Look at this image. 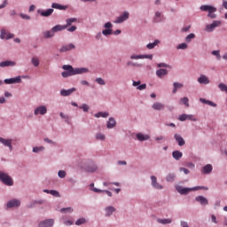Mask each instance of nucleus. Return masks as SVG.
Instances as JSON below:
<instances>
[{
    "mask_svg": "<svg viewBox=\"0 0 227 227\" xmlns=\"http://www.w3.org/2000/svg\"><path fill=\"white\" fill-rule=\"evenodd\" d=\"M15 35L8 33L6 29H2L1 30V35L0 37L2 40H10L11 38H14Z\"/></svg>",
    "mask_w": 227,
    "mask_h": 227,
    "instance_id": "0eeeda50",
    "label": "nucleus"
},
{
    "mask_svg": "<svg viewBox=\"0 0 227 227\" xmlns=\"http://www.w3.org/2000/svg\"><path fill=\"white\" fill-rule=\"evenodd\" d=\"M109 116V113L107 112H99L98 114H95V118H107Z\"/></svg>",
    "mask_w": 227,
    "mask_h": 227,
    "instance_id": "e433bc0d",
    "label": "nucleus"
},
{
    "mask_svg": "<svg viewBox=\"0 0 227 227\" xmlns=\"http://www.w3.org/2000/svg\"><path fill=\"white\" fill-rule=\"evenodd\" d=\"M116 211V208H114V207L113 206H109L107 207H106V215H113V212H115Z\"/></svg>",
    "mask_w": 227,
    "mask_h": 227,
    "instance_id": "72a5a7b5",
    "label": "nucleus"
},
{
    "mask_svg": "<svg viewBox=\"0 0 227 227\" xmlns=\"http://www.w3.org/2000/svg\"><path fill=\"white\" fill-rule=\"evenodd\" d=\"M179 103L184 104V106H185L186 107H189V98L184 97V98H181Z\"/></svg>",
    "mask_w": 227,
    "mask_h": 227,
    "instance_id": "58836bf2",
    "label": "nucleus"
},
{
    "mask_svg": "<svg viewBox=\"0 0 227 227\" xmlns=\"http://www.w3.org/2000/svg\"><path fill=\"white\" fill-rule=\"evenodd\" d=\"M51 8H55V10H67V7L59 4L53 3L51 4Z\"/></svg>",
    "mask_w": 227,
    "mask_h": 227,
    "instance_id": "f704fd0d",
    "label": "nucleus"
},
{
    "mask_svg": "<svg viewBox=\"0 0 227 227\" xmlns=\"http://www.w3.org/2000/svg\"><path fill=\"white\" fill-rule=\"evenodd\" d=\"M205 190V191H208V188L205 187V186H195L192 188H184L183 186H176V191L177 192H179V194H189V192H191V191H201V190Z\"/></svg>",
    "mask_w": 227,
    "mask_h": 227,
    "instance_id": "f03ea898",
    "label": "nucleus"
},
{
    "mask_svg": "<svg viewBox=\"0 0 227 227\" xmlns=\"http://www.w3.org/2000/svg\"><path fill=\"white\" fill-rule=\"evenodd\" d=\"M95 82L99 84V86H106V80L103 78H96Z\"/></svg>",
    "mask_w": 227,
    "mask_h": 227,
    "instance_id": "37998d69",
    "label": "nucleus"
},
{
    "mask_svg": "<svg viewBox=\"0 0 227 227\" xmlns=\"http://www.w3.org/2000/svg\"><path fill=\"white\" fill-rule=\"evenodd\" d=\"M151 180H152V185L153 187H154V189H162V185L157 183V177L155 176H152Z\"/></svg>",
    "mask_w": 227,
    "mask_h": 227,
    "instance_id": "6ab92c4d",
    "label": "nucleus"
},
{
    "mask_svg": "<svg viewBox=\"0 0 227 227\" xmlns=\"http://www.w3.org/2000/svg\"><path fill=\"white\" fill-rule=\"evenodd\" d=\"M54 226V220L47 219L39 223L38 227H52Z\"/></svg>",
    "mask_w": 227,
    "mask_h": 227,
    "instance_id": "6e6552de",
    "label": "nucleus"
},
{
    "mask_svg": "<svg viewBox=\"0 0 227 227\" xmlns=\"http://www.w3.org/2000/svg\"><path fill=\"white\" fill-rule=\"evenodd\" d=\"M72 49H75V45H74V43H70L67 45H64L62 46V48L60 49V52H67L68 51H72Z\"/></svg>",
    "mask_w": 227,
    "mask_h": 227,
    "instance_id": "412c9836",
    "label": "nucleus"
},
{
    "mask_svg": "<svg viewBox=\"0 0 227 227\" xmlns=\"http://www.w3.org/2000/svg\"><path fill=\"white\" fill-rule=\"evenodd\" d=\"M198 82H200V84H210V80H208V77H207V75L201 74L198 78Z\"/></svg>",
    "mask_w": 227,
    "mask_h": 227,
    "instance_id": "a211bd4d",
    "label": "nucleus"
},
{
    "mask_svg": "<svg viewBox=\"0 0 227 227\" xmlns=\"http://www.w3.org/2000/svg\"><path fill=\"white\" fill-rule=\"evenodd\" d=\"M43 150H45V148L43 146H41V147H34L33 148V152L35 153H38V152H43Z\"/></svg>",
    "mask_w": 227,
    "mask_h": 227,
    "instance_id": "603ef678",
    "label": "nucleus"
},
{
    "mask_svg": "<svg viewBox=\"0 0 227 227\" xmlns=\"http://www.w3.org/2000/svg\"><path fill=\"white\" fill-rule=\"evenodd\" d=\"M200 101L202 102V104H207V106H211V107H217V105L215 103L207 100L205 98H200Z\"/></svg>",
    "mask_w": 227,
    "mask_h": 227,
    "instance_id": "2f4dec72",
    "label": "nucleus"
},
{
    "mask_svg": "<svg viewBox=\"0 0 227 227\" xmlns=\"http://www.w3.org/2000/svg\"><path fill=\"white\" fill-rule=\"evenodd\" d=\"M219 90H221V91H225V93H227V85L224 83H219L218 85Z\"/></svg>",
    "mask_w": 227,
    "mask_h": 227,
    "instance_id": "8fccbe9b",
    "label": "nucleus"
},
{
    "mask_svg": "<svg viewBox=\"0 0 227 227\" xmlns=\"http://www.w3.org/2000/svg\"><path fill=\"white\" fill-rule=\"evenodd\" d=\"M76 226H81V224H86V218H80L75 222Z\"/></svg>",
    "mask_w": 227,
    "mask_h": 227,
    "instance_id": "49530a36",
    "label": "nucleus"
},
{
    "mask_svg": "<svg viewBox=\"0 0 227 227\" xmlns=\"http://www.w3.org/2000/svg\"><path fill=\"white\" fill-rule=\"evenodd\" d=\"M106 127L107 129H114V127H116V121L114 120V118H109V121L106 123Z\"/></svg>",
    "mask_w": 227,
    "mask_h": 227,
    "instance_id": "4be33fe9",
    "label": "nucleus"
},
{
    "mask_svg": "<svg viewBox=\"0 0 227 227\" xmlns=\"http://www.w3.org/2000/svg\"><path fill=\"white\" fill-rule=\"evenodd\" d=\"M85 169L88 171V173H93L97 171L98 167L95 163H90V165L87 166Z\"/></svg>",
    "mask_w": 227,
    "mask_h": 227,
    "instance_id": "393cba45",
    "label": "nucleus"
},
{
    "mask_svg": "<svg viewBox=\"0 0 227 227\" xmlns=\"http://www.w3.org/2000/svg\"><path fill=\"white\" fill-rule=\"evenodd\" d=\"M15 207H20V200H12L7 203V208H13Z\"/></svg>",
    "mask_w": 227,
    "mask_h": 227,
    "instance_id": "2eb2a0df",
    "label": "nucleus"
},
{
    "mask_svg": "<svg viewBox=\"0 0 227 227\" xmlns=\"http://www.w3.org/2000/svg\"><path fill=\"white\" fill-rule=\"evenodd\" d=\"M31 63H32V65H34V67H39L40 59H38V58H36V57H33L31 59Z\"/></svg>",
    "mask_w": 227,
    "mask_h": 227,
    "instance_id": "79ce46f5",
    "label": "nucleus"
},
{
    "mask_svg": "<svg viewBox=\"0 0 227 227\" xmlns=\"http://www.w3.org/2000/svg\"><path fill=\"white\" fill-rule=\"evenodd\" d=\"M164 15H162V13H160V12H156L155 13V22H162V20H164Z\"/></svg>",
    "mask_w": 227,
    "mask_h": 227,
    "instance_id": "c756f323",
    "label": "nucleus"
},
{
    "mask_svg": "<svg viewBox=\"0 0 227 227\" xmlns=\"http://www.w3.org/2000/svg\"><path fill=\"white\" fill-rule=\"evenodd\" d=\"M63 29H67V26H66V25H63V26H61V25H56L55 27H53L51 28V31H52L53 33H58V31H63Z\"/></svg>",
    "mask_w": 227,
    "mask_h": 227,
    "instance_id": "bb28decb",
    "label": "nucleus"
},
{
    "mask_svg": "<svg viewBox=\"0 0 227 227\" xmlns=\"http://www.w3.org/2000/svg\"><path fill=\"white\" fill-rule=\"evenodd\" d=\"M58 175L59 178H65V176H67V172H65V170H59Z\"/></svg>",
    "mask_w": 227,
    "mask_h": 227,
    "instance_id": "5fc2aeb1",
    "label": "nucleus"
},
{
    "mask_svg": "<svg viewBox=\"0 0 227 227\" xmlns=\"http://www.w3.org/2000/svg\"><path fill=\"white\" fill-rule=\"evenodd\" d=\"M176 49H178V50H184V49H187V43H181V44H179L177 47H176Z\"/></svg>",
    "mask_w": 227,
    "mask_h": 227,
    "instance_id": "bf43d9fd",
    "label": "nucleus"
},
{
    "mask_svg": "<svg viewBox=\"0 0 227 227\" xmlns=\"http://www.w3.org/2000/svg\"><path fill=\"white\" fill-rule=\"evenodd\" d=\"M90 187H92L93 192H106V194H107V196H109L110 198L113 196V192L107 190L102 191L100 189L95 188V184H90Z\"/></svg>",
    "mask_w": 227,
    "mask_h": 227,
    "instance_id": "dca6fc26",
    "label": "nucleus"
},
{
    "mask_svg": "<svg viewBox=\"0 0 227 227\" xmlns=\"http://www.w3.org/2000/svg\"><path fill=\"white\" fill-rule=\"evenodd\" d=\"M183 153H182V152H180V151H174L173 153H172V157L176 160H180V159H182V157H183Z\"/></svg>",
    "mask_w": 227,
    "mask_h": 227,
    "instance_id": "cd10ccee",
    "label": "nucleus"
},
{
    "mask_svg": "<svg viewBox=\"0 0 227 227\" xmlns=\"http://www.w3.org/2000/svg\"><path fill=\"white\" fill-rule=\"evenodd\" d=\"M173 86L174 90H172V93H176L180 88H184V84L178 82H174Z\"/></svg>",
    "mask_w": 227,
    "mask_h": 227,
    "instance_id": "c9c22d12",
    "label": "nucleus"
},
{
    "mask_svg": "<svg viewBox=\"0 0 227 227\" xmlns=\"http://www.w3.org/2000/svg\"><path fill=\"white\" fill-rule=\"evenodd\" d=\"M60 212H62L63 214H72V212H74V208L63 207L62 209H60Z\"/></svg>",
    "mask_w": 227,
    "mask_h": 227,
    "instance_id": "a19ab883",
    "label": "nucleus"
},
{
    "mask_svg": "<svg viewBox=\"0 0 227 227\" xmlns=\"http://www.w3.org/2000/svg\"><path fill=\"white\" fill-rule=\"evenodd\" d=\"M105 27L106 29H113V24L111 22H106Z\"/></svg>",
    "mask_w": 227,
    "mask_h": 227,
    "instance_id": "0e129e2a",
    "label": "nucleus"
},
{
    "mask_svg": "<svg viewBox=\"0 0 227 227\" xmlns=\"http://www.w3.org/2000/svg\"><path fill=\"white\" fill-rule=\"evenodd\" d=\"M157 223H159L160 224H171V223H173V220H171V218H158Z\"/></svg>",
    "mask_w": 227,
    "mask_h": 227,
    "instance_id": "b1692460",
    "label": "nucleus"
},
{
    "mask_svg": "<svg viewBox=\"0 0 227 227\" xmlns=\"http://www.w3.org/2000/svg\"><path fill=\"white\" fill-rule=\"evenodd\" d=\"M137 90H139L140 91H142V90H146V84L144 83V84H141L139 85Z\"/></svg>",
    "mask_w": 227,
    "mask_h": 227,
    "instance_id": "69168bd1",
    "label": "nucleus"
},
{
    "mask_svg": "<svg viewBox=\"0 0 227 227\" xmlns=\"http://www.w3.org/2000/svg\"><path fill=\"white\" fill-rule=\"evenodd\" d=\"M179 171H183L184 173V175H189V173H190L189 169H187L185 168H180Z\"/></svg>",
    "mask_w": 227,
    "mask_h": 227,
    "instance_id": "338daca9",
    "label": "nucleus"
},
{
    "mask_svg": "<svg viewBox=\"0 0 227 227\" xmlns=\"http://www.w3.org/2000/svg\"><path fill=\"white\" fill-rule=\"evenodd\" d=\"M221 24H222L221 21L215 20V21H213V23L206 26V31H207V33H212V31H214L215 27H219V26H221Z\"/></svg>",
    "mask_w": 227,
    "mask_h": 227,
    "instance_id": "39448f33",
    "label": "nucleus"
},
{
    "mask_svg": "<svg viewBox=\"0 0 227 227\" xmlns=\"http://www.w3.org/2000/svg\"><path fill=\"white\" fill-rule=\"evenodd\" d=\"M0 143L4 145V146H8V148L12 151L13 145H12V139H6L0 137Z\"/></svg>",
    "mask_w": 227,
    "mask_h": 227,
    "instance_id": "1a4fd4ad",
    "label": "nucleus"
},
{
    "mask_svg": "<svg viewBox=\"0 0 227 227\" xmlns=\"http://www.w3.org/2000/svg\"><path fill=\"white\" fill-rule=\"evenodd\" d=\"M156 75L162 79L164 75H168V70L167 69H159L156 71Z\"/></svg>",
    "mask_w": 227,
    "mask_h": 227,
    "instance_id": "c85d7f7f",
    "label": "nucleus"
},
{
    "mask_svg": "<svg viewBox=\"0 0 227 227\" xmlns=\"http://www.w3.org/2000/svg\"><path fill=\"white\" fill-rule=\"evenodd\" d=\"M43 38H52L54 36V32L52 30L45 31L43 33Z\"/></svg>",
    "mask_w": 227,
    "mask_h": 227,
    "instance_id": "4c0bfd02",
    "label": "nucleus"
},
{
    "mask_svg": "<svg viewBox=\"0 0 227 227\" xmlns=\"http://www.w3.org/2000/svg\"><path fill=\"white\" fill-rule=\"evenodd\" d=\"M0 180L5 185H9V186L13 185V180L12 179V177H10V176H8V174H6L3 171H0Z\"/></svg>",
    "mask_w": 227,
    "mask_h": 227,
    "instance_id": "20e7f679",
    "label": "nucleus"
},
{
    "mask_svg": "<svg viewBox=\"0 0 227 227\" xmlns=\"http://www.w3.org/2000/svg\"><path fill=\"white\" fill-rule=\"evenodd\" d=\"M4 82L5 84H19L22 82V79L20 78V76H16L14 78L5 79Z\"/></svg>",
    "mask_w": 227,
    "mask_h": 227,
    "instance_id": "423d86ee",
    "label": "nucleus"
},
{
    "mask_svg": "<svg viewBox=\"0 0 227 227\" xmlns=\"http://www.w3.org/2000/svg\"><path fill=\"white\" fill-rule=\"evenodd\" d=\"M50 194H51V196H54L55 198H61L59 192L56 190H50Z\"/></svg>",
    "mask_w": 227,
    "mask_h": 227,
    "instance_id": "c03bdc74",
    "label": "nucleus"
},
{
    "mask_svg": "<svg viewBox=\"0 0 227 227\" xmlns=\"http://www.w3.org/2000/svg\"><path fill=\"white\" fill-rule=\"evenodd\" d=\"M137 138L138 139V141H148V139H150V137L148 135L138 133L137 135Z\"/></svg>",
    "mask_w": 227,
    "mask_h": 227,
    "instance_id": "7c9ffc66",
    "label": "nucleus"
},
{
    "mask_svg": "<svg viewBox=\"0 0 227 227\" xmlns=\"http://www.w3.org/2000/svg\"><path fill=\"white\" fill-rule=\"evenodd\" d=\"M102 35H104L105 36H107L109 35H113V29L106 28V29L102 31Z\"/></svg>",
    "mask_w": 227,
    "mask_h": 227,
    "instance_id": "de8ad7c7",
    "label": "nucleus"
},
{
    "mask_svg": "<svg viewBox=\"0 0 227 227\" xmlns=\"http://www.w3.org/2000/svg\"><path fill=\"white\" fill-rule=\"evenodd\" d=\"M201 12H208L207 17L209 19H215L217 15H215V12H217V8L212 6V5H201L200 6Z\"/></svg>",
    "mask_w": 227,
    "mask_h": 227,
    "instance_id": "7ed1b4c3",
    "label": "nucleus"
},
{
    "mask_svg": "<svg viewBox=\"0 0 227 227\" xmlns=\"http://www.w3.org/2000/svg\"><path fill=\"white\" fill-rule=\"evenodd\" d=\"M62 68L63 70H66L61 74L62 77L65 79L67 77H72V75H79L81 74H88V72H90V70L86 67L74 68L70 65H64Z\"/></svg>",
    "mask_w": 227,
    "mask_h": 227,
    "instance_id": "f257e3e1",
    "label": "nucleus"
},
{
    "mask_svg": "<svg viewBox=\"0 0 227 227\" xmlns=\"http://www.w3.org/2000/svg\"><path fill=\"white\" fill-rule=\"evenodd\" d=\"M195 200L198 201L199 203H200V205H202L204 207L208 205V200H207V198H205L203 196H197L195 198Z\"/></svg>",
    "mask_w": 227,
    "mask_h": 227,
    "instance_id": "f3484780",
    "label": "nucleus"
},
{
    "mask_svg": "<svg viewBox=\"0 0 227 227\" xmlns=\"http://www.w3.org/2000/svg\"><path fill=\"white\" fill-rule=\"evenodd\" d=\"M42 17H51L54 13V9H47L46 11H37Z\"/></svg>",
    "mask_w": 227,
    "mask_h": 227,
    "instance_id": "9b49d317",
    "label": "nucleus"
},
{
    "mask_svg": "<svg viewBox=\"0 0 227 227\" xmlns=\"http://www.w3.org/2000/svg\"><path fill=\"white\" fill-rule=\"evenodd\" d=\"M79 109H82L84 113H88L90 111V106L86 104H82V106H79Z\"/></svg>",
    "mask_w": 227,
    "mask_h": 227,
    "instance_id": "09e8293b",
    "label": "nucleus"
},
{
    "mask_svg": "<svg viewBox=\"0 0 227 227\" xmlns=\"http://www.w3.org/2000/svg\"><path fill=\"white\" fill-rule=\"evenodd\" d=\"M152 107L154 111H164L166 106L160 102H154Z\"/></svg>",
    "mask_w": 227,
    "mask_h": 227,
    "instance_id": "9d476101",
    "label": "nucleus"
},
{
    "mask_svg": "<svg viewBox=\"0 0 227 227\" xmlns=\"http://www.w3.org/2000/svg\"><path fill=\"white\" fill-rule=\"evenodd\" d=\"M160 43V41L155 40L153 43H150L146 45L147 49L152 50L157 47L158 44Z\"/></svg>",
    "mask_w": 227,
    "mask_h": 227,
    "instance_id": "473e14b6",
    "label": "nucleus"
},
{
    "mask_svg": "<svg viewBox=\"0 0 227 227\" xmlns=\"http://www.w3.org/2000/svg\"><path fill=\"white\" fill-rule=\"evenodd\" d=\"M181 227H189V223L185 221H181Z\"/></svg>",
    "mask_w": 227,
    "mask_h": 227,
    "instance_id": "774afa93",
    "label": "nucleus"
},
{
    "mask_svg": "<svg viewBox=\"0 0 227 227\" xmlns=\"http://www.w3.org/2000/svg\"><path fill=\"white\" fill-rule=\"evenodd\" d=\"M35 115H38V114H47V107L43 106H38L37 108H35Z\"/></svg>",
    "mask_w": 227,
    "mask_h": 227,
    "instance_id": "f8f14e48",
    "label": "nucleus"
},
{
    "mask_svg": "<svg viewBox=\"0 0 227 227\" xmlns=\"http://www.w3.org/2000/svg\"><path fill=\"white\" fill-rule=\"evenodd\" d=\"M129 19V12H125L122 15L117 18L115 20L116 24H121V22H124V20H127Z\"/></svg>",
    "mask_w": 227,
    "mask_h": 227,
    "instance_id": "ddd939ff",
    "label": "nucleus"
},
{
    "mask_svg": "<svg viewBox=\"0 0 227 227\" xmlns=\"http://www.w3.org/2000/svg\"><path fill=\"white\" fill-rule=\"evenodd\" d=\"M1 68H4V67H15V62L11 60H5L0 63Z\"/></svg>",
    "mask_w": 227,
    "mask_h": 227,
    "instance_id": "5701e85b",
    "label": "nucleus"
},
{
    "mask_svg": "<svg viewBox=\"0 0 227 227\" xmlns=\"http://www.w3.org/2000/svg\"><path fill=\"white\" fill-rule=\"evenodd\" d=\"M212 54L213 56H216L217 59H221V54L219 53V51H213Z\"/></svg>",
    "mask_w": 227,
    "mask_h": 227,
    "instance_id": "052dcab7",
    "label": "nucleus"
},
{
    "mask_svg": "<svg viewBox=\"0 0 227 227\" xmlns=\"http://www.w3.org/2000/svg\"><path fill=\"white\" fill-rule=\"evenodd\" d=\"M175 174H168L166 177L167 182H175Z\"/></svg>",
    "mask_w": 227,
    "mask_h": 227,
    "instance_id": "a18cd8bd",
    "label": "nucleus"
},
{
    "mask_svg": "<svg viewBox=\"0 0 227 227\" xmlns=\"http://www.w3.org/2000/svg\"><path fill=\"white\" fill-rule=\"evenodd\" d=\"M66 22H67V25H65V26H67V27H68V26H72V24H74V22H77V20H76V18H70V19H67L66 20Z\"/></svg>",
    "mask_w": 227,
    "mask_h": 227,
    "instance_id": "ea45409f",
    "label": "nucleus"
},
{
    "mask_svg": "<svg viewBox=\"0 0 227 227\" xmlns=\"http://www.w3.org/2000/svg\"><path fill=\"white\" fill-rule=\"evenodd\" d=\"M130 59H143V55H132Z\"/></svg>",
    "mask_w": 227,
    "mask_h": 227,
    "instance_id": "680f3d73",
    "label": "nucleus"
},
{
    "mask_svg": "<svg viewBox=\"0 0 227 227\" xmlns=\"http://www.w3.org/2000/svg\"><path fill=\"white\" fill-rule=\"evenodd\" d=\"M196 35L194 34H189L186 38H185V42H187L188 43L191 42V40H192V38H194Z\"/></svg>",
    "mask_w": 227,
    "mask_h": 227,
    "instance_id": "3c124183",
    "label": "nucleus"
},
{
    "mask_svg": "<svg viewBox=\"0 0 227 227\" xmlns=\"http://www.w3.org/2000/svg\"><path fill=\"white\" fill-rule=\"evenodd\" d=\"M185 120H187V114H183L178 117L179 121H185Z\"/></svg>",
    "mask_w": 227,
    "mask_h": 227,
    "instance_id": "6e6d98bb",
    "label": "nucleus"
},
{
    "mask_svg": "<svg viewBox=\"0 0 227 227\" xmlns=\"http://www.w3.org/2000/svg\"><path fill=\"white\" fill-rule=\"evenodd\" d=\"M96 138L97 139H99L100 141H104L106 139V136L102 133H98L97 136H96Z\"/></svg>",
    "mask_w": 227,
    "mask_h": 227,
    "instance_id": "864d4df0",
    "label": "nucleus"
},
{
    "mask_svg": "<svg viewBox=\"0 0 227 227\" xmlns=\"http://www.w3.org/2000/svg\"><path fill=\"white\" fill-rule=\"evenodd\" d=\"M174 137H175L176 141L178 143L179 146H184V145H185V140H184L182 136H180L178 134H175Z\"/></svg>",
    "mask_w": 227,
    "mask_h": 227,
    "instance_id": "aec40b11",
    "label": "nucleus"
},
{
    "mask_svg": "<svg viewBox=\"0 0 227 227\" xmlns=\"http://www.w3.org/2000/svg\"><path fill=\"white\" fill-rule=\"evenodd\" d=\"M142 59H153V55H142Z\"/></svg>",
    "mask_w": 227,
    "mask_h": 227,
    "instance_id": "e2e57ef3",
    "label": "nucleus"
},
{
    "mask_svg": "<svg viewBox=\"0 0 227 227\" xmlns=\"http://www.w3.org/2000/svg\"><path fill=\"white\" fill-rule=\"evenodd\" d=\"M77 89L75 88H72L69 90H60V95L62 97H69V95H72V93H74V91H76Z\"/></svg>",
    "mask_w": 227,
    "mask_h": 227,
    "instance_id": "4468645a",
    "label": "nucleus"
},
{
    "mask_svg": "<svg viewBox=\"0 0 227 227\" xmlns=\"http://www.w3.org/2000/svg\"><path fill=\"white\" fill-rule=\"evenodd\" d=\"M212 166L210 164L205 165L202 168V173L205 175H209V173H212Z\"/></svg>",
    "mask_w": 227,
    "mask_h": 227,
    "instance_id": "a878e982",
    "label": "nucleus"
},
{
    "mask_svg": "<svg viewBox=\"0 0 227 227\" xmlns=\"http://www.w3.org/2000/svg\"><path fill=\"white\" fill-rule=\"evenodd\" d=\"M157 67L158 68H169V66L166 63H160V64H157Z\"/></svg>",
    "mask_w": 227,
    "mask_h": 227,
    "instance_id": "4d7b16f0",
    "label": "nucleus"
},
{
    "mask_svg": "<svg viewBox=\"0 0 227 227\" xmlns=\"http://www.w3.org/2000/svg\"><path fill=\"white\" fill-rule=\"evenodd\" d=\"M186 120H190L191 121H196V118L192 114H186Z\"/></svg>",
    "mask_w": 227,
    "mask_h": 227,
    "instance_id": "13d9d810",
    "label": "nucleus"
}]
</instances>
